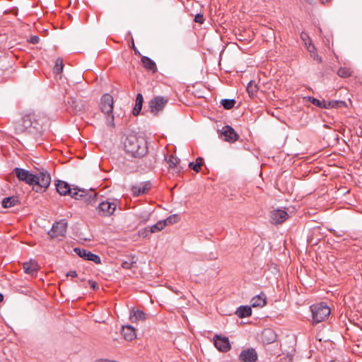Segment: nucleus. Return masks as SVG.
I'll return each instance as SVG.
<instances>
[{"instance_id":"nucleus-13","label":"nucleus","mask_w":362,"mask_h":362,"mask_svg":"<svg viewBox=\"0 0 362 362\" xmlns=\"http://www.w3.org/2000/svg\"><path fill=\"white\" fill-rule=\"evenodd\" d=\"M150 182H142L134 185L131 188L132 193L134 197H139L144 194L147 193L151 189Z\"/></svg>"},{"instance_id":"nucleus-26","label":"nucleus","mask_w":362,"mask_h":362,"mask_svg":"<svg viewBox=\"0 0 362 362\" xmlns=\"http://www.w3.org/2000/svg\"><path fill=\"white\" fill-rule=\"evenodd\" d=\"M263 341L267 344L273 342L276 339L274 332L270 329H266L262 332Z\"/></svg>"},{"instance_id":"nucleus-24","label":"nucleus","mask_w":362,"mask_h":362,"mask_svg":"<svg viewBox=\"0 0 362 362\" xmlns=\"http://www.w3.org/2000/svg\"><path fill=\"white\" fill-rule=\"evenodd\" d=\"M144 102L143 95L141 93H138L136 95V100H135V105L132 110V114L134 116H137L139 115L141 108H142V104Z\"/></svg>"},{"instance_id":"nucleus-36","label":"nucleus","mask_w":362,"mask_h":362,"mask_svg":"<svg viewBox=\"0 0 362 362\" xmlns=\"http://www.w3.org/2000/svg\"><path fill=\"white\" fill-rule=\"evenodd\" d=\"M300 38L304 42L305 45H307L308 44H309L310 41H311V40H310V37L308 36V35L306 33H305V32H302L301 33Z\"/></svg>"},{"instance_id":"nucleus-14","label":"nucleus","mask_w":362,"mask_h":362,"mask_svg":"<svg viewBox=\"0 0 362 362\" xmlns=\"http://www.w3.org/2000/svg\"><path fill=\"white\" fill-rule=\"evenodd\" d=\"M74 252L81 257L84 259L92 261L96 264L100 263V258L98 255L91 253L90 251H88L84 249H81L78 247L74 248Z\"/></svg>"},{"instance_id":"nucleus-45","label":"nucleus","mask_w":362,"mask_h":362,"mask_svg":"<svg viewBox=\"0 0 362 362\" xmlns=\"http://www.w3.org/2000/svg\"><path fill=\"white\" fill-rule=\"evenodd\" d=\"M4 300V296H0V303L3 301Z\"/></svg>"},{"instance_id":"nucleus-28","label":"nucleus","mask_w":362,"mask_h":362,"mask_svg":"<svg viewBox=\"0 0 362 362\" xmlns=\"http://www.w3.org/2000/svg\"><path fill=\"white\" fill-rule=\"evenodd\" d=\"M18 202V199L16 197H6L2 201V206L4 208H10L16 206Z\"/></svg>"},{"instance_id":"nucleus-32","label":"nucleus","mask_w":362,"mask_h":362,"mask_svg":"<svg viewBox=\"0 0 362 362\" xmlns=\"http://www.w3.org/2000/svg\"><path fill=\"white\" fill-rule=\"evenodd\" d=\"M64 68V64L62 59L59 58L55 62V65L54 67V72L56 74H59L62 72Z\"/></svg>"},{"instance_id":"nucleus-9","label":"nucleus","mask_w":362,"mask_h":362,"mask_svg":"<svg viewBox=\"0 0 362 362\" xmlns=\"http://www.w3.org/2000/svg\"><path fill=\"white\" fill-rule=\"evenodd\" d=\"M305 99H306L308 101L310 102L312 104H313L314 105H315L317 107L326 108V109L337 107L339 106V105L344 103V102L339 101V100L328 101V102H327L325 100H320L317 98H315L310 97V96H309L308 98H305Z\"/></svg>"},{"instance_id":"nucleus-40","label":"nucleus","mask_w":362,"mask_h":362,"mask_svg":"<svg viewBox=\"0 0 362 362\" xmlns=\"http://www.w3.org/2000/svg\"><path fill=\"white\" fill-rule=\"evenodd\" d=\"M194 21L196 23H199L200 24L203 23L204 21V18L203 15L202 14H197L194 18Z\"/></svg>"},{"instance_id":"nucleus-35","label":"nucleus","mask_w":362,"mask_h":362,"mask_svg":"<svg viewBox=\"0 0 362 362\" xmlns=\"http://www.w3.org/2000/svg\"><path fill=\"white\" fill-rule=\"evenodd\" d=\"M179 218L177 215H173L170 216L168 218H167L165 220H163V221L165 223V226L169 224H173L178 221Z\"/></svg>"},{"instance_id":"nucleus-6","label":"nucleus","mask_w":362,"mask_h":362,"mask_svg":"<svg viewBox=\"0 0 362 362\" xmlns=\"http://www.w3.org/2000/svg\"><path fill=\"white\" fill-rule=\"evenodd\" d=\"M72 198L78 200H84L90 202L95 198V193L93 191L88 192L87 191L78 188H73L71 193L69 194Z\"/></svg>"},{"instance_id":"nucleus-2","label":"nucleus","mask_w":362,"mask_h":362,"mask_svg":"<svg viewBox=\"0 0 362 362\" xmlns=\"http://www.w3.org/2000/svg\"><path fill=\"white\" fill-rule=\"evenodd\" d=\"M124 148L127 153L134 158H142L148 153L147 141L144 136L128 134L123 141Z\"/></svg>"},{"instance_id":"nucleus-41","label":"nucleus","mask_w":362,"mask_h":362,"mask_svg":"<svg viewBox=\"0 0 362 362\" xmlns=\"http://www.w3.org/2000/svg\"><path fill=\"white\" fill-rule=\"evenodd\" d=\"M39 41L40 37L37 35L32 36L29 40V42L32 44H37L39 42Z\"/></svg>"},{"instance_id":"nucleus-19","label":"nucleus","mask_w":362,"mask_h":362,"mask_svg":"<svg viewBox=\"0 0 362 362\" xmlns=\"http://www.w3.org/2000/svg\"><path fill=\"white\" fill-rule=\"evenodd\" d=\"M122 334L127 341H132L136 337V330L131 325L123 326Z\"/></svg>"},{"instance_id":"nucleus-1","label":"nucleus","mask_w":362,"mask_h":362,"mask_svg":"<svg viewBox=\"0 0 362 362\" xmlns=\"http://www.w3.org/2000/svg\"><path fill=\"white\" fill-rule=\"evenodd\" d=\"M13 171L20 181L32 185L36 192H45L50 185L51 176L46 170H42L35 175L20 168H16Z\"/></svg>"},{"instance_id":"nucleus-30","label":"nucleus","mask_w":362,"mask_h":362,"mask_svg":"<svg viewBox=\"0 0 362 362\" xmlns=\"http://www.w3.org/2000/svg\"><path fill=\"white\" fill-rule=\"evenodd\" d=\"M165 227V223L163 221H158L156 224L150 227L149 230L151 233H157L160 231Z\"/></svg>"},{"instance_id":"nucleus-39","label":"nucleus","mask_w":362,"mask_h":362,"mask_svg":"<svg viewBox=\"0 0 362 362\" xmlns=\"http://www.w3.org/2000/svg\"><path fill=\"white\" fill-rule=\"evenodd\" d=\"M306 47H307V49L308 51L312 54L313 52H315V51H316V48L314 46V45L312 44V41H310L309 44H308L307 45H305Z\"/></svg>"},{"instance_id":"nucleus-27","label":"nucleus","mask_w":362,"mask_h":362,"mask_svg":"<svg viewBox=\"0 0 362 362\" xmlns=\"http://www.w3.org/2000/svg\"><path fill=\"white\" fill-rule=\"evenodd\" d=\"M23 269L25 273L33 275L37 272V264L35 262H25L23 264Z\"/></svg>"},{"instance_id":"nucleus-11","label":"nucleus","mask_w":362,"mask_h":362,"mask_svg":"<svg viewBox=\"0 0 362 362\" xmlns=\"http://www.w3.org/2000/svg\"><path fill=\"white\" fill-rule=\"evenodd\" d=\"M168 98L162 96H157L153 98L149 103L151 112L158 113L161 111L168 103Z\"/></svg>"},{"instance_id":"nucleus-29","label":"nucleus","mask_w":362,"mask_h":362,"mask_svg":"<svg viewBox=\"0 0 362 362\" xmlns=\"http://www.w3.org/2000/svg\"><path fill=\"white\" fill-rule=\"evenodd\" d=\"M204 164V160L201 157H198L196 159V163H194L193 162L189 163V167L194 170L196 173H199L201 170V167Z\"/></svg>"},{"instance_id":"nucleus-15","label":"nucleus","mask_w":362,"mask_h":362,"mask_svg":"<svg viewBox=\"0 0 362 362\" xmlns=\"http://www.w3.org/2000/svg\"><path fill=\"white\" fill-rule=\"evenodd\" d=\"M221 134L224 136V140L228 142L233 143L238 140L239 135L230 126H224L221 129Z\"/></svg>"},{"instance_id":"nucleus-42","label":"nucleus","mask_w":362,"mask_h":362,"mask_svg":"<svg viewBox=\"0 0 362 362\" xmlns=\"http://www.w3.org/2000/svg\"><path fill=\"white\" fill-rule=\"evenodd\" d=\"M310 56L315 59V60H317L319 62H322V59L320 57H319V55L316 53V51H315V52H313L312 54H310Z\"/></svg>"},{"instance_id":"nucleus-10","label":"nucleus","mask_w":362,"mask_h":362,"mask_svg":"<svg viewBox=\"0 0 362 362\" xmlns=\"http://www.w3.org/2000/svg\"><path fill=\"white\" fill-rule=\"evenodd\" d=\"M68 103L76 114L81 115L88 110L86 102L81 99L71 97L69 99Z\"/></svg>"},{"instance_id":"nucleus-8","label":"nucleus","mask_w":362,"mask_h":362,"mask_svg":"<svg viewBox=\"0 0 362 362\" xmlns=\"http://www.w3.org/2000/svg\"><path fill=\"white\" fill-rule=\"evenodd\" d=\"M214 344L221 352H228L231 349V345L228 337L216 334L214 337Z\"/></svg>"},{"instance_id":"nucleus-38","label":"nucleus","mask_w":362,"mask_h":362,"mask_svg":"<svg viewBox=\"0 0 362 362\" xmlns=\"http://www.w3.org/2000/svg\"><path fill=\"white\" fill-rule=\"evenodd\" d=\"M88 284H89L90 288L93 289V291H98L100 286L98 283H96L95 281H89Z\"/></svg>"},{"instance_id":"nucleus-43","label":"nucleus","mask_w":362,"mask_h":362,"mask_svg":"<svg viewBox=\"0 0 362 362\" xmlns=\"http://www.w3.org/2000/svg\"><path fill=\"white\" fill-rule=\"evenodd\" d=\"M310 56L315 59V60H317L319 62H322V59L320 57H319V55L316 53V51H315V52H313L312 54H310Z\"/></svg>"},{"instance_id":"nucleus-18","label":"nucleus","mask_w":362,"mask_h":362,"mask_svg":"<svg viewBox=\"0 0 362 362\" xmlns=\"http://www.w3.org/2000/svg\"><path fill=\"white\" fill-rule=\"evenodd\" d=\"M55 185L57 191L60 195L66 196L69 195V194L71 193V188L70 187V185L67 182L62 180H58Z\"/></svg>"},{"instance_id":"nucleus-17","label":"nucleus","mask_w":362,"mask_h":362,"mask_svg":"<svg viewBox=\"0 0 362 362\" xmlns=\"http://www.w3.org/2000/svg\"><path fill=\"white\" fill-rule=\"evenodd\" d=\"M239 358L242 362H255L257 354L254 349H247L240 353Z\"/></svg>"},{"instance_id":"nucleus-20","label":"nucleus","mask_w":362,"mask_h":362,"mask_svg":"<svg viewBox=\"0 0 362 362\" xmlns=\"http://www.w3.org/2000/svg\"><path fill=\"white\" fill-rule=\"evenodd\" d=\"M167 163L168 164V168L173 170L175 173H178L180 171V159L177 157L170 155L168 158H166Z\"/></svg>"},{"instance_id":"nucleus-33","label":"nucleus","mask_w":362,"mask_h":362,"mask_svg":"<svg viewBox=\"0 0 362 362\" xmlns=\"http://www.w3.org/2000/svg\"><path fill=\"white\" fill-rule=\"evenodd\" d=\"M221 105L226 110H230L235 105V101L230 99H223L221 102Z\"/></svg>"},{"instance_id":"nucleus-7","label":"nucleus","mask_w":362,"mask_h":362,"mask_svg":"<svg viewBox=\"0 0 362 362\" xmlns=\"http://www.w3.org/2000/svg\"><path fill=\"white\" fill-rule=\"evenodd\" d=\"M67 228V222L65 220H61L53 224L49 235L52 238H60L65 236Z\"/></svg>"},{"instance_id":"nucleus-22","label":"nucleus","mask_w":362,"mask_h":362,"mask_svg":"<svg viewBox=\"0 0 362 362\" xmlns=\"http://www.w3.org/2000/svg\"><path fill=\"white\" fill-rule=\"evenodd\" d=\"M250 303L254 308H262L267 304V300L265 296H254Z\"/></svg>"},{"instance_id":"nucleus-25","label":"nucleus","mask_w":362,"mask_h":362,"mask_svg":"<svg viewBox=\"0 0 362 362\" xmlns=\"http://www.w3.org/2000/svg\"><path fill=\"white\" fill-rule=\"evenodd\" d=\"M235 313L240 318L249 317L252 314L251 307L249 305H241L238 308Z\"/></svg>"},{"instance_id":"nucleus-16","label":"nucleus","mask_w":362,"mask_h":362,"mask_svg":"<svg viewBox=\"0 0 362 362\" xmlns=\"http://www.w3.org/2000/svg\"><path fill=\"white\" fill-rule=\"evenodd\" d=\"M288 217V213L285 210L277 209L272 212V223L280 224L284 222Z\"/></svg>"},{"instance_id":"nucleus-34","label":"nucleus","mask_w":362,"mask_h":362,"mask_svg":"<svg viewBox=\"0 0 362 362\" xmlns=\"http://www.w3.org/2000/svg\"><path fill=\"white\" fill-rule=\"evenodd\" d=\"M257 86L252 82L249 83L247 86V90L250 97H253L257 92Z\"/></svg>"},{"instance_id":"nucleus-5","label":"nucleus","mask_w":362,"mask_h":362,"mask_svg":"<svg viewBox=\"0 0 362 362\" xmlns=\"http://www.w3.org/2000/svg\"><path fill=\"white\" fill-rule=\"evenodd\" d=\"M313 322L319 323L325 320L331 313L330 308L325 303L314 304L310 306Z\"/></svg>"},{"instance_id":"nucleus-12","label":"nucleus","mask_w":362,"mask_h":362,"mask_svg":"<svg viewBox=\"0 0 362 362\" xmlns=\"http://www.w3.org/2000/svg\"><path fill=\"white\" fill-rule=\"evenodd\" d=\"M117 204L109 201L102 202L98 206L99 214L104 216L112 215L116 210Z\"/></svg>"},{"instance_id":"nucleus-47","label":"nucleus","mask_w":362,"mask_h":362,"mask_svg":"<svg viewBox=\"0 0 362 362\" xmlns=\"http://www.w3.org/2000/svg\"><path fill=\"white\" fill-rule=\"evenodd\" d=\"M151 303H153V300L151 298Z\"/></svg>"},{"instance_id":"nucleus-4","label":"nucleus","mask_w":362,"mask_h":362,"mask_svg":"<svg viewBox=\"0 0 362 362\" xmlns=\"http://www.w3.org/2000/svg\"><path fill=\"white\" fill-rule=\"evenodd\" d=\"M113 97L108 94H104L100 99V108L102 112L106 115V123L109 126H114V115H113Z\"/></svg>"},{"instance_id":"nucleus-46","label":"nucleus","mask_w":362,"mask_h":362,"mask_svg":"<svg viewBox=\"0 0 362 362\" xmlns=\"http://www.w3.org/2000/svg\"><path fill=\"white\" fill-rule=\"evenodd\" d=\"M330 1H331V0H325V1H324V0H322V3H324L325 1V2H329Z\"/></svg>"},{"instance_id":"nucleus-3","label":"nucleus","mask_w":362,"mask_h":362,"mask_svg":"<svg viewBox=\"0 0 362 362\" xmlns=\"http://www.w3.org/2000/svg\"><path fill=\"white\" fill-rule=\"evenodd\" d=\"M47 122L45 117H40L35 114H29L23 117L15 124V130L17 134H21L31 129L39 130Z\"/></svg>"},{"instance_id":"nucleus-44","label":"nucleus","mask_w":362,"mask_h":362,"mask_svg":"<svg viewBox=\"0 0 362 362\" xmlns=\"http://www.w3.org/2000/svg\"><path fill=\"white\" fill-rule=\"evenodd\" d=\"M66 276L74 278L77 276V274H76V272H75V271H70L67 273Z\"/></svg>"},{"instance_id":"nucleus-21","label":"nucleus","mask_w":362,"mask_h":362,"mask_svg":"<svg viewBox=\"0 0 362 362\" xmlns=\"http://www.w3.org/2000/svg\"><path fill=\"white\" fill-rule=\"evenodd\" d=\"M141 62L146 69L155 73L157 71V66L156 63L148 57H143L141 58Z\"/></svg>"},{"instance_id":"nucleus-31","label":"nucleus","mask_w":362,"mask_h":362,"mask_svg":"<svg viewBox=\"0 0 362 362\" xmlns=\"http://www.w3.org/2000/svg\"><path fill=\"white\" fill-rule=\"evenodd\" d=\"M352 74V71L348 67H341L337 71V74L341 78H347Z\"/></svg>"},{"instance_id":"nucleus-23","label":"nucleus","mask_w":362,"mask_h":362,"mask_svg":"<svg viewBox=\"0 0 362 362\" xmlns=\"http://www.w3.org/2000/svg\"><path fill=\"white\" fill-rule=\"evenodd\" d=\"M146 318V314L140 310L133 309L130 313V320L132 322L139 320H144Z\"/></svg>"},{"instance_id":"nucleus-37","label":"nucleus","mask_w":362,"mask_h":362,"mask_svg":"<svg viewBox=\"0 0 362 362\" xmlns=\"http://www.w3.org/2000/svg\"><path fill=\"white\" fill-rule=\"evenodd\" d=\"M134 263H136V261H134V259H132L131 262L125 261V262H122V267L124 269H129L132 268L133 264H134Z\"/></svg>"}]
</instances>
